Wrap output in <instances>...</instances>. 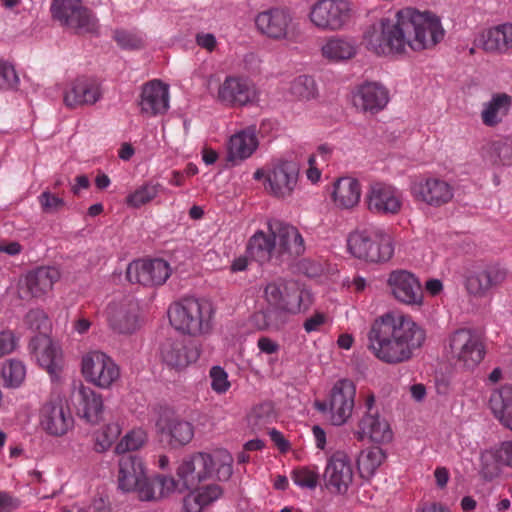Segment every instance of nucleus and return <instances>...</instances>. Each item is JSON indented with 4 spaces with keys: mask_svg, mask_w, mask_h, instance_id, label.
<instances>
[{
    "mask_svg": "<svg viewBox=\"0 0 512 512\" xmlns=\"http://www.w3.org/2000/svg\"><path fill=\"white\" fill-rule=\"evenodd\" d=\"M392 296L400 303L411 307H422L424 295L419 279L407 270H394L387 279Z\"/></svg>",
    "mask_w": 512,
    "mask_h": 512,
    "instance_id": "18",
    "label": "nucleus"
},
{
    "mask_svg": "<svg viewBox=\"0 0 512 512\" xmlns=\"http://www.w3.org/2000/svg\"><path fill=\"white\" fill-rule=\"evenodd\" d=\"M492 461L512 468V440L503 441L497 447L481 453L482 469L485 474H493L497 470L496 466L492 467Z\"/></svg>",
    "mask_w": 512,
    "mask_h": 512,
    "instance_id": "41",
    "label": "nucleus"
},
{
    "mask_svg": "<svg viewBox=\"0 0 512 512\" xmlns=\"http://www.w3.org/2000/svg\"><path fill=\"white\" fill-rule=\"evenodd\" d=\"M258 148L255 126H249L230 136L227 144V159L242 161L248 159Z\"/></svg>",
    "mask_w": 512,
    "mask_h": 512,
    "instance_id": "33",
    "label": "nucleus"
},
{
    "mask_svg": "<svg viewBox=\"0 0 512 512\" xmlns=\"http://www.w3.org/2000/svg\"><path fill=\"white\" fill-rule=\"evenodd\" d=\"M157 432L170 437L172 445H186L194 435L193 427L189 422L179 420L169 411H165L156 421Z\"/></svg>",
    "mask_w": 512,
    "mask_h": 512,
    "instance_id": "32",
    "label": "nucleus"
},
{
    "mask_svg": "<svg viewBox=\"0 0 512 512\" xmlns=\"http://www.w3.org/2000/svg\"><path fill=\"white\" fill-rule=\"evenodd\" d=\"M283 302L281 311H284L285 314L296 315L308 311L314 298L310 290L295 284H288Z\"/></svg>",
    "mask_w": 512,
    "mask_h": 512,
    "instance_id": "40",
    "label": "nucleus"
},
{
    "mask_svg": "<svg viewBox=\"0 0 512 512\" xmlns=\"http://www.w3.org/2000/svg\"><path fill=\"white\" fill-rule=\"evenodd\" d=\"M321 55L330 62H342L356 56L358 51L357 41L350 36L332 35L323 41Z\"/></svg>",
    "mask_w": 512,
    "mask_h": 512,
    "instance_id": "34",
    "label": "nucleus"
},
{
    "mask_svg": "<svg viewBox=\"0 0 512 512\" xmlns=\"http://www.w3.org/2000/svg\"><path fill=\"white\" fill-rule=\"evenodd\" d=\"M65 26L70 27L79 33H97L99 30L98 19L85 7H82L76 15L71 17Z\"/></svg>",
    "mask_w": 512,
    "mask_h": 512,
    "instance_id": "46",
    "label": "nucleus"
},
{
    "mask_svg": "<svg viewBox=\"0 0 512 512\" xmlns=\"http://www.w3.org/2000/svg\"><path fill=\"white\" fill-rule=\"evenodd\" d=\"M284 311L270 307L254 314L253 319L259 330L279 331L285 324Z\"/></svg>",
    "mask_w": 512,
    "mask_h": 512,
    "instance_id": "44",
    "label": "nucleus"
},
{
    "mask_svg": "<svg viewBox=\"0 0 512 512\" xmlns=\"http://www.w3.org/2000/svg\"><path fill=\"white\" fill-rule=\"evenodd\" d=\"M489 405L499 422L512 431V386L505 385L493 391Z\"/></svg>",
    "mask_w": 512,
    "mask_h": 512,
    "instance_id": "39",
    "label": "nucleus"
},
{
    "mask_svg": "<svg viewBox=\"0 0 512 512\" xmlns=\"http://www.w3.org/2000/svg\"><path fill=\"white\" fill-rule=\"evenodd\" d=\"M366 202L369 211L378 215H396L403 205L402 192L393 185L376 182L370 185Z\"/></svg>",
    "mask_w": 512,
    "mask_h": 512,
    "instance_id": "23",
    "label": "nucleus"
},
{
    "mask_svg": "<svg viewBox=\"0 0 512 512\" xmlns=\"http://www.w3.org/2000/svg\"><path fill=\"white\" fill-rule=\"evenodd\" d=\"M213 310L211 304L202 299L183 298L168 308L171 326L178 332L190 336H201L211 329Z\"/></svg>",
    "mask_w": 512,
    "mask_h": 512,
    "instance_id": "5",
    "label": "nucleus"
},
{
    "mask_svg": "<svg viewBox=\"0 0 512 512\" xmlns=\"http://www.w3.org/2000/svg\"><path fill=\"white\" fill-rule=\"evenodd\" d=\"M354 436L359 441L368 439L375 443H389L393 439V431L389 422L379 413H364Z\"/></svg>",
    "mask_w": 512,
    "mask_h": 512,
    "instance_id": "29",
    "label": "nucleus"
},
{
    "mask_svg": "<svg viewBox=\"0 0 512 512\" xmlns=\"http://www.w3.org/2000/svg\"><path fill=\"white\" fill-rule=\"evenodd\" d=\"M299 178L296 163L281 160L273 163L267 170L265 189L277 198H287L295 191Z\"/></svg>",
    "mask_w": 512,
    "mask_h": 512,
    "instance_id": "17",
    "label": "nucleus"
},
{
    "mask_svg": "<svg viewBox=\"0 0 512 512\" xmlns=\"http://www.w3.org/2000/svg\"><path fill=\"white\" fill-rule=\"evenodd\" d=\"M273 418L272 406L269 403L260 404L252 409L248 416L251 426L261 428L270 423Z\"/></svg>",
    "mask_w": 512,
    "mask_h": 512,
    "instance_id": "55",
    "label": "nucleus"
},
{
    "mask_svg": "<svg viewBox=\"0 0 512 512\" xmlns=\"http://www.w3.org/2000/svg\"><path fill=\"white\" fill-rule=\"evenodd\" d=\"M19 346V337L11 329L0 330V359L14 353Z\"/></svg>",
    "mask_w": 512,
    "mask_h": 512,
    "instance_id": "58",
    "label": "nucleus"
},
{
    "mask_svg": "<svg viewBox=\"0 0 512 512\" xmlns=\"http://www.w3.org/2000/svg\"><path fill=\"white\" fill-rule=\"evenodd\" d=\"M512 108V97L506 93H494L484 102L481 110V120L487 127H495L509 114Z\"/></svg>",
    "mask_w": 512,
    "mask_h": 512,
    "instance_id": "36",
    "label": "nucleus"
},
{
    "mask_svg": "<svg viewBox=\"0 0 512 512\" xmlns=\"http://www.w3.org/2000/svg\"><path fill=\"white\" fill-rule=\"evenodd\" d=\"M317 470L309 467H300L292 472V480L300 488L314 489L318 484Z\"/></svg>",
    "mask_w": 512,
    "mask_h": 512,
    "instance_id": "54",
    "label": "nucleus"
},
{
    "mask_svg": "<svg viewBox=\"0 0 512 512\" xmlns=\"http://www.w3.org/2000/svg\"><path fill=\"white\" fill-rule=\"evenodd\" d=\"M154 483L159 486L161 497L167 496L178 489L181 486L178 479L176 480L172 476L159 475L154 478Z\"/></svg>",
    "mask_w": 512,
    "mask_h": 512,
    "instance_id": "61",
    "label": "nucleus"
},
{
    "mask_svg": "<svg viewBox=\"0 0 512 512\" xmlns=\"http://www.w3.org/2000/svg\"><path fill=\"white\" fill-rule=\"evenodd\" d=\"M352 105L360 112L376 114L388 104V89L379 82L366 81L355 86L350 94Z\"/></svg>",
    "mask_w": 512,
    "mask_h": 512,
    "instance_id": "24",
    "label": "nucleus"
},
{
    "mask_svg": "<svg viewBox=\"0 0 512 512\" xmlns=\"http://www.w3.org/2000/svg\"><path fill=\"white\" fill-rule=\"evenodd\" d=\"M308 19L320 31L338 32L353 22L354 10L348 0H317L310 7Z\"/></svg>",
    "mask_w": 512,
    "mask_h": 512,
    "instance_id": "6",
    "label": "nucleus"
},
{
    "mask_svg": "<svg viewBox=\"0 0 512 512\" xmlns=\"http://www.w3.org/2000/svg\"><path fill=\"white\" fill-rule=\"evenodd\" d=\"M19 84V77L14 66L0 60V89H15Z\"/></svg>",
    "mask_w": 512,
    "mask_h": 512,
    "instance_id": "57",
    "label": "nucleus"
},
{
    "mask_svg": "<svg viewBox=\"0 0 512 512\" xmlns=\"http://www.w3.org/2000/svg\"><path fill=\"white\" fill-rule=\"evenodd\" d=\"M106 314L109 326L117 333L129 334L138 328L137 304L130 298L111 302Z\"/></svg>",
    "mask_w": 512,
    "mask_h": 512,
    "instance_id": "28",
    "label": "nucleus"
},
{
    "mask_svg": "<svg viewBox=\"0 0 512 512\" xmlns=\"http://www.w3.org/2000/svg\"><path fill=\"white\" fill-rule=\"evenodd\" d=\"M410 190L417 201L434 207L450 202L454 196L452 185L437 177L419 179L412 183Z\"/></svg>",
    "mask_w": 512,
    "mask_h": 512,
    "instance_id": "25",
    "label": "nucleus"
},
{
    "mask_svg": "<svg viewBox=\"0 0 512 512\" xmlns=\"http://www.w3.org/2000/svg\"><path fill=\"white\" fill-rule=\"evenodd\" d=\"M290 92L299 100L314 99L317 95L315 80L311 76L300 75L292 81Z\"/></svg>",
    "mask_w": 512,
    "mask_h": 512,
    "instance_id": "49",
    "label": "nucleus"
},
{
    "mask_svg": "<svg viewBox=\"0 0 512 512\" xmlns=\"http://www.w3.org/2000/svg\"><path fill=\"white\" fill-rule=\"evenodd\" d=\"M446 350L460 367L473 369L485 356V346L480 335L472 329L461 328L451 333Z\"/></svg>",
    "mask_w": 512,
    "mask_h": 512,
    "instance_id": "7",
    "label": "nucleus"
},
{
    "mask_svg": "<svg viewBox=\"0 0 512 512\" xmlns=\"http://www.w3.org/2000/svg\"><path fill=\"white\" fill-rule=\"evenodd\" d=\"M195 42L200 48L207 52H213L218 43L214 34L206 32L197 33L195 36Z\"/></svg>",
    "mask_w": 512,
    "mask_h": 512,
    "instance_id": "63",
    "label": "nucleus"
},
{
    "mask_svg": "<svg viewBox=\"0 0 512 512\" xmlns=\"http://www.w3.org/2000/svg\"><path fill=\"white\" fill-rule=\"evenodd\" d=\"M260 92L256 84L245 76L228 75L218 85L215 100L229 108H242L259 102Z\"/></svg>",
    "mask_w": 512,
    "mask_h": 512,
    "instance_id": "8",
    "label": "nucleus"
},
{
    "mask_svg": "<svg viewBox=\"0 0 512 512\" xmlns=\"http://www.w3.org/2000/svg\"><path fill=\"white\" fill-rule=\"evenodd\" d=\"M30 349L36 362L44 368L52 382L61 380L63 353L61 347L45 334L35 336L30 342Z\"/></svg>",
    "mask_w": 512,
    "mask_h": 512,
    "instance_id": "19",
    "label": "nucleus"
},
{
    "mask_svg": "<svg viewBox=\"0 0 512 512\" xmlns=\"http://www.w3.org/2000/svg\"><path fill=\"white\" fill-rule=\"evenodd\" d=\"M26 322L35 331L46 330L49 327L48 316L41 309L30 310L26 315Z\"/></svg>",
    "mask_w": 512,
    "mask_h": 512,
    "instance_id": "60",
    "label": "nucleus"
},
{
    "mask_svg": "<svg viewBox=\"0 0 512 512\" xmlns=\"http://www.w3.org/2000/svg\"><path fill=\"white\" fill-rule=\"evenodd\" d=\"M169 263L163 259L135 260L126 270L129 282L147 287L163 285L171 275Z\"/></svg>",
    "mask_w": 512,
    "mask_h": 512,
    "instance_id": "15",
    "label": "nucleus"
},
{
    "mask_svg": "<svg viewBox=\"0 0 512 512\" xmlns=\"http://www.w3.org/2000/svg\"><path fill=\"white\" fill-rule=\"evenodd\" d=\"M82 7V0H53L51 11L54 18L65 25Z\"/></svg>",
    "mask_w": 512,
    "mask_h": 512,
    "instance_id": "50",
    "label": "nucleus"
},
{
    "mask_svg": "<svg viewBox=\"0 0 512 512\" xmlns=\"http://www.w3.org/2000/svg\"><path fill=\"white\" fill-rule=\"evenodd\" d=\"M103 97L100 81L93 77L80 76L70 81L63 92V102L68 108L91 106Z\"/></svg>",
    "mask_w": 512,
    "mask_h": 512,
    "instance_id": "20",
    "label": "nucleus"
},
{
    "mask_svg": "<svg viewBox=\"0 0 512 512\" xmlns=\"http://www.w3.org/2000/svg\"><path fill=\"white\" fill-rule=\"evenodd\" d=\"M475 44L486 52L504 54L512 49V23H502L481 32Z\"/></svg>",
    "mask_w": 512,
    "mask_h": 512,
    "instance_id": "30",
    "label": "nucleus"
},
{
    "mask_svg": "<svg viewBox=\"0 0 512 512\" xmlns=\"http://www.w3.org/2000/svg\"><path fill=\"white\" fill-rule=\"evenodd\" d=\"M148 440L147 432L142 428H134L128 431L116 444L114 452L118 455H126L127 452L141 449Z\"/></svg>",
    "mask_w": 512,
    "mask_h": 512,
    "instance_id": "45",
    "label": "nucleus"
},
{
    "mask_svg": "<svg viewBox=\"0 0 512 512\" xmlns=\"http://www.w3.org/2000/svg\"><path fill=\"white\" fill-rule=\"evenodd\" d=\"M1 375L6 387L18 388L26 377V366L20 360L10 359L3 364Z\"/></svg>",
    "mask_w": 512,
    "mask_h": 512,
    "instance_id": "47",
    "label": "nucleus"
},
{
    "mask_svg": "<svg viewBox=\"0 0 512 512\" xmlns=\"http://www.w3.org/2000/svg\"><path fill=\"white\" fill-rule=\"evenodd\" d=\"M39 428L52 437L66 435L74 426L69 406L60 396H51L39 408Z\"/></svg>",
    "mask_w": 512,
    "mask_h": 512,
    "instance_id": "13",
    "label": "nucleus"
},
{
    "mask_svg": "<svg viewBox=\"0 0 512 512\" xmlns=\"http://www.w3.org/2000/svg\"><path fill=\"white\" fill-rule=\"evenodd\" d=\"M233 458L225 450L214 454L196 452L184 456L177 464L175 473L185 490L197 488L206 481H227L233 473Z\"/></svg>",
    "mask_w": 512,
    "mask_h": 512,
    "instance_id": "3",
    "label": "nucleus"
},
{
    "mask_svg": "<svg viewBox=\"0 0 512 512\" xmlns=\"http://www.w3.org/2000/svg\"><path fill=\"white\" fill-rule=\"evenodd\" d=\"M38 202L45 213H55L65 205V201L62 198L49 191L42 192L38 196Z\"/></svg>",
    "mask_w": 512,
    "mask_h": 512,
    "instance_id": "59",
    "label": "nucleus"
},
{
    "mask_svg": "<svg viewBox=\"0 0 512 512\" xmlns=\"http://www.w3.org/2000/svg\"><path fill=\"white\" fill-rule=\"evenodd\" d=\"M160 188L161 186L157 183H146L131 193L126 202L131 207L139 208L156 198Z\"/></svg>",
    "mask_w": 512,
    "mask_h": 512,
    "instance_id": "51",
    "label": "nucleus"
},
{
    "mask_svg": "<svg viewBox=\"0 0 512 512\" xmlns=\"http://www.w3.org/2000/svg\"><path fill=\"white\" fill-rule=\"evenodd\" d=\"M425 339V330L411 316L388 311L372 322L367 348L379 361L396 365L409 361Z\"/></svg>",
    "mask_w": 512,
    "mask_h": 512,
    "instance_id": "2",
    "label": "nucleus"
},
{
    "mask_svg": "<svg viewBox=\"0 0 512 512\" xmlns=\"http://www.w3.org/2000/svg\"><path fill=\"white\" fill-rule=\"evenodd\" d=\"M140 114L147 118L164 115L170 108L169 85L161 80H151L145 83L138 98Z\"/></svg>",
    "mask_w": 512,
    "mask_h": 512,
    "instance_id": "22",
    "label": "nucleus"
},
{
    "mask_svg": "<svg viewBox=\"0 0 512 512\" xmlns=\"http://www.w3.org/2000/svg\"><path fill=\"white\" fill-rule=\"evenodd\" d=\"M348 252L367 263H385L394 254V240L383 226H368L351 232L347 238Z\"/></svg>",
    "mask_w": 512,
    "mask_h": 512,
    "instance_id": "4",
    "label": "nucleus"
},
{
    "mask_svg": "<svg viewBox=\"0 0 512 512\" xmlns=\"http://www.w3.org/2000/svg\"><path fill=\"white\" fill-rule=\"evenodd\" d=\"M81 374L88 383L109 389L120 379V368L105 352L91 350L81 357Z\"/></svg>",
    "mask_w": 512,
    "mask_h": 512,
    "instance_id": "9",
    "label": "nucleus"
},
{
    "mask_svg": "<svg viewBox=\"0 0 512 512\" xmlns=\"http://www.w3.org/2000/svg\"><path fill=\"white\" fill-rule=\"evenodd\" d=\"M122 427L118 422H111L105 425L96 434L95 447L98 452L107 451L116 439L120 436Z\"/></svg>",
    "mask_w": 512,
    "mask_h": 512,
    "instance_id": "52",
    "label": "nucleus"
},
{
    "mask_svg": "<svg viewBox=\"0 0 512 512\" xmlns=\"http://www.w3.org/2000/svg\"><path fill=\"white\" fill-rule=\"evenodd\" d=\"M360 197L361 187L355 178L342 177L333 184L331 198L337 208L351 209L359 203Z\"/></svg>",
    "mask_w": 512,
    "mask_h": 512,
    "instance_id": "37",
    "label": "nucleus"
},
{
    "mask_svg": "<svg viewBox=\"0 0 512 512\" xmlns=\"http://www.w3.org/2000/svg\"><path fill=\"white\" fill-rule=\"evenodd\" d=\"M441 18L432 11L406 7L393 19L381 18L364 32V42L377 55L402 54L431 50L445 38Z\"/></svg>",
    "mask_w": 512,
    "mask_h": 512,
    "instance_id": "1",
    "label": "nucleus"
},
{
    "mask_svg": "<svg viewBox=\"0 0 512 512\" xmlns=\"http://www.w3.org/2000/svg\"><path fill=\"white\" fill-rule=\"evenodd\" d=\"M385 458L386 455L380 447L363 450L357 461L360 474L365 478L373 476Z\"/></svg>",
    "mask_w": 512,
    "mask_h": 512,
    "instance_id": "43",
    "label": "nucleus"
},
{
    "mask_svg": "<svg viewBox=\"0 0 512 512\" xmlns=\"http://www.w3.org/2000/svg\"><path fill=\"white\" fill-rule=\"evenodd\" d=\"M287 285L282 281H272L264 287L263 297L268 306L282 310Z\"/></svg>",
    "mask_w": 512,
    "mask_h": 512,
    "instance_id": "53",
    "label": "nucleus"
},
{
    "mask_svg": "<svg viewBox=\"0 0 512 512\" xmlns=\"http://www.w3.org/2000/svg\"><path fill=\"white\" fill-rule=\"evenodd\" d=\"M223 494L218 484H208L192 488L183 500L184 512H201L204 508L217 501Z\"/></svg>",
    "mask_w": 512,
    "mask_h": 512,
    "instance_id": "38",
    "label": "nucleus"
},
{
    "mask_svg": "<svg viewBox=\"0 0 512 512\" xmlns=\"http://www.w3.org/2000/svg\"><path fill=\"white\" fill-rule=\"evenodd\" d=\"M107 501L103 497H95L88 504L78 507V512H107Z\"/></svg>",
    "mask_w": 512,
    "mask_h": 512,
    "instance_id": "64",
    "label": "nucleus"
},
{
    "mask_svg": "<svg viewBox=\"0 0 512 512\" xmlns=\"http://www.w3.org/2000/svg\"><path fill=\"white\" fill-rule=\"evenodd\" d=\"M506 271L498 264L477 262L472 264L465 274L467 292L476 298H486L494 287L506 278Z\"/></svg>",
    "mask_w": 512,
    "mask_h": 512,
    "instance_id": "14",
    "label": "nucleus"
},
{
    "mask_svg": "<svg viewBox=\"0 0 512 512\" xmlns=\"http://www.w3.org/2000/svg\"><path fill=\"white\" fill-rule=\"evenodd\" d=\"M353 476V464L345 452L336 451L328 457L323 473L327 490L335 494L346 493L352 484Z\"/></svg>",
    "mask_w": 512,
    "mask_h": 512,
    "instance_id": "16",
    "label": "nucleus"
},
{
    "mask_svg": "<svg viewBox=\"0 0 512 512\" xmlns=\"http://www.w3.org/2000/svg\"><path fill=\"white\" fill-rule=\"evenodd\" d=\"M209 376L211 379V388L217 394L226 393L231 384L228 380L227 372L220 366H213L210 369Z\"/></svg>",
    "mask_w": 512,
    "mask_h": 512,
    "instance_id": "56",
    "label": "nucleus"
},
{
    "mask_svg": "<svg viewBox=\"0 0 512 512\" xmlns=\"http://www.w3.org/2000/svg\"><path fill=\"white\" fill-rule=\"evenodd\" d=\"M266 225L275 236L281 263L304 253V239L296 227L277 219H269Z\"/></svg>",
    "mask_w": 512,
    "mask_h": 512,
    "instance_id": "21",
    "label": "nucleus"
},
{
    "mask_svg": "<svg viewBox=\"0 0 512 512\" xmlns=\"http://www.w3.org/2000/svg\"><path fill=\"white\" fill-rule=\"evenodd\" d=\"M60 279V272L55 267H40L28 272L20 280L19 296L22 299L41 298L48 294Z\"/></svg>",
    "mask_w": 512,
    "mask_h": 512,
    "instance_id": "26",
    "label": "nucleus"
},
{
    "mask_svg": "<svg viewBox=\"0 0 512 512\" xmlns=\"http://www.w3.org/2000/svg\"><path fill=\"white\" fill-rule=\"evenodd\" d=\"M356 396V386L348 379H340L333 385L329 401L317 402L316 408L329 413V420L334 426L345 424L351 417Z\"/></svg>",
    "mask_w": 512,
    "mask_h": 512,
    "instance_id": "12",
    "label": "nucleus"
},
{
    "mask_svg": "<svg viewBox=\"0 0 512 512\" xmlns=\"http://www.w3.org/2000/svg\"><path fill=\"white\" fill-rule=\"evenodd\" d=\"M113 39L117 45L124 50H137L144 46V36L141 32L131 29H116L113 32Z\"/></svg>",
    "mask_w": 512,
    "mask_h": 512,
    "instance_id": "48",
    "label": "nucleus"
},
{
    "mask_svg": "<svg viewBox=\"0 0 512 512\" xmlns=\"http://www.w3.org/2000/svg\"><path fill=\"white\" fill-rule=\"evenodd\" d=\"M200 352V347L192 341L167 340L161 346L160 356L165 365L181 371L195 363Z\"/></svg>",
    "mask_w": 512,
    "mask_h": 512,
    "instance_id": "27",
    "label": "nucleus"
},
{
    "mask_svg": "<svg viewBox=\"0 0 512 512\" xmlns=\"http://www.w3.org/2000/svg\"><path fill=\"white\" fill-rule=\"evenodd\" d=\"M326 321L327 316L324 313L317 312L305 320L303 328L307 333L318 332Z\"/></svg>",
    "mask_w": 512,
    "mask_h": 512,
    "instance_id": "62",
    "label": "nucleus"
},
{
    "mask_svg": "<svg viewBox=\"0 0 512 512\" xmlns=\"http://www.w3.org/2000/svg\"><path fill=\"white\" fill-rule=\"evenodd\" d=\"M246 252L254 261L264 264L269 261L281 263L274 234L268 229L257 230L248 240Z\"/></svg>",
    "mask_w": 512,
    "mask_h": 512,
    "instance_id": "31",
    "label": "nucleus"
},
{
    "mask_svg": "<svg viewBox=\"0 0 512 512\" xmlns=\"http://www.w3.org/2000/svg\"><path fill=\"white\" fill-rule=\"evenodd\" d=\"M118 488L123 492L137 491L140 499L156 498L148 483L146 467L141 457L137 455H122L118 460Z\"/></svg>",
    "mask_w": 512,
    "mask_h": 512,
    "instance_id": "11",
    "label": "nucleus"
},
{
    "mask_svg": "<svg viewBox=\"0 0 512 512\" xmlns=\"http://www.w3.org/2000/svg\"><path fill=\"white\" fill-rule=\"evenodd\" d=\"M103 400L91 387L80 384L77 391L78 415L88 423L96 424L102 419Z\"/></svg>",
    "mask_w": 512,
    "mask_h": 512,
    "instance_id": "35",
    "label": "nucleus"
},
{
    "mask_svg": "<svg viewBox=\"0 0 512 512\" xmlns=\"http://www.w3.org/2000/svg\"><path fill=\"white\" fill-rule=\"evenodd\" d=\"M255 26L260 34L274 41L294 42L298 35V24L285 8L274 7L258 13Z\"/></svg>",
    "mask_w": 512,
    "mask_h": 512,
    "instance_id": "10",
    "label": "nucleus"
},
{
    "mask_svg": "<svg viewBox=\"0 0 512 512\" xmlns=\"http://www.w3.org/2000/svg\"><path fill=\"white\" fill-rule=\"evenodd\" d=\"M483 157L493 165H512V140H500L487 144L482 149Z\"/></svg>",
    "mask_w": 512,
    "mask_h": 512,
    "instance_id": "42",
    "label": "nucleus"
}]
</instances>
